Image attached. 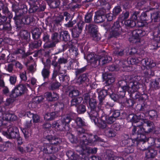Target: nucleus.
<instances>
[{"mask_svg": "<svg viewBox=\"0 0 160 160\" xmlns=\"http://www.w3.org/2000/svg\"><path fill=\"white\" fill-rule=\"evenodd\" d=\"M88 139L85 138L81 139L80 145L78 146L76 148V151L82 155L84 160L88 158V157L90 153L96 152V148L92 149L87 145H91L94 144L96 141L103 142V139L98 137L97 135H93L92 134H87Z\"/></svg>", "mask_w": 160, "mask_h": 160, "instance_id": "nucleus-1", "label": "nucleus"}, {"mask_svg": "<svg viewBox=\"0 0 160 160\" xmlns=\"http://www.w3.org/2000/svg\"><path fill=\"white\" fill-rule=\"evenodd\" d=\"M132 60L134 64H136L141 62L142 66L141 68L143 70V73L146 77H149L154 75V71L152 69L156 65V63L150 59L145 58L142 60L136 58H132Z\"/></svg>", "mask_w": 160, "mask_h": 160, "instance_id": "nucleus-2", "label": "nucleus"}, {"mask_svg": "<svg viewBox=\"0 0 160 160\" xmlns=\"http://www.w3.org/2000/svg\"><path fill=\"white\" fill-rule=\"evenodd\" d=\"M72 119L69 114H67L62 118L61 120L54 121L52 124V126L60 131L69 130V123Z\"/></svg>", "mask_w": 160, "mask_h": 160, "instance_id": "nucleus-3", "label": "nucleus"}, {"mask_svg": "<svg viewBox=\"0 0 160 160\" xmlns=\"http://www.w3.org/2000/svg\"><path fill=\"white\" fill-rule=\"evenodd\" d=\"M68 62V59L64 57H61L58 59L57 62L55 60H52V65L54 67V70L52 74V78H56L58 75L60 73V70L61 68V64H65Z\"/></svg>", "mask_w": 160, "mask_h": 160, "instance_id": "nucleus-4", "label": "nucleus"}, {"mask_svg": "<svg viewBox=\"0 0 160 160\" xmlns=\"http://www.w3.org/2000/svg\"><path fill=\"white\" fill-rule=\"evenodd\" d=\"M16 21V23L17 28L21 27V24H29L30 22V19L26 14L16 13V16L14 18Z\"/></svg>", "mask_w": 160, "mask_h": 160, "instance_id": "nucleus-5", "label": "nucleus"}, {"mask_svg": "<svg viewBox=\"0 0 160 160\" xmlns=\"http://www.w3.org/2000/svg\"><path fill=\"white\" fill-rule=\"evenodd\" d=\"M7 131H2V134L7 138H15L19 136V132L18 128L16 127L9 126L8 128Z\"/></svg>", "mask_w": 160, "mask_h": 160, "instance_id": "nucleus-6", "label": "nucleus"}, {"mask_svg": "<svg viewBox=\"0 0 160 160\" xmlns=\"http://www.w3.org/2000/svg\"><path fill=\"white\" fill-rule=\"evenodd\" d=\"M26 89V86L24 84L20 83L16 85L12 90L10 96L13 98L19 96L24 93Z\"/></svg>", "mask_w": 160, "mask_h": 160, "instance_id": "nucleus-7", "label": "nucleus"}, {"mask_svg": "<svg viewBox=\"0 0 160 160\" xmlns=\"http://www.w3.org/2000/svg\"><path fill=\"white\" fill-rule=\"evenodd\" d=\"M98 60L96 65H94V67H97L99 65H103L111 61L112 60V58L107 55L106 53H104L98 55Z\"/></svg>", "mask_w": 160, "mask_h": 160, "instance_id": "nucleus-8", "label": "nucleus"}, {"mask_svg": "<svg viewBox=\"0 0 160 160\" xmlns=\"http://www.w3.org/2000/svg\"><path fill=\"white\" fill-rule=\"evenodd\" d=\"M138 130L140 131L139 133H148L154 129L153 123L150 121H143V125L142 129L138 128Z\"/></svg>", "mask_w": 160, "mask_h": 160, "instance_id": "nucleus-9", "label": "nucleus"}, {"mask_svg": "<svg viewBox=\"0 0 160 160\" xmlns=\"http://www.w3.org/2000/svg\"><path fill=\"white\" fill-rule=\"evenodd\" d=\"M51 41L49 43H47L44 45V48H52L56 46V44L60 42V38L58 32L53 33L51 37Z\"/></svg>", "mask_w": 160, "mask_h": 160, "instance_id": "nucleus-10", "label": "nucleus"}, {"mask_svg": "<svg viewBox=\"0 0 160 160\" xmlns=\"http://www.w3.org/2000/svg\"><path fill=\"white\" fill-rule=\"evenodd\" d=\"M61 16H62V20L65 19L66 21H68L67 23L64 24L65 27L67 28H71L76 23V20L72 21V18L71 14L67 12H64Z\"/></svg>", "mask_w": 160, "mask_h": 160, "instance_id": "nucleus-11", "label": "nucleus"}, {"mask_svg": "<svg viewBox=\"0 0 160 160\" xmlns=\"http://www.w3.org/2000/svg\"><path fill=\"white\" fill-rule=\"evenodd\" d=\"M8 16L1 14V31H2L7 32L11 29V27L10 23L6 22L4 23L7 20V17Z\"/></svg>", "mask_w": 160, "mask_h": 160, "instance_id": "nucleus-12", "label": "nucleus"}, {"mask_svg": "<svg viewBox=\"0 0 160 160\" xmlns=\"http://www.w3.org/2000/svg\"><path fill=\"white\" fill-rule=\"evenodd\" d=\"M121 26L119 22L117 20L115 22L111 28L110 35L111 37H116L119 36L120 33Z\"/></svg>", "mask_w": 160, "mask_h": 160, "instance_id": "nucleus-13", "label": "nucleus"}, {"mask_svg": "<svg viewBox=\"0 0 160 160\" xmlns=\"http://www.w3.org/2000/svg\"><path fill=\"white\" fill-rule=\"evenodd\" d=\"M60 37L62 41L65 42H68L63 46V48L64 49H66L68 45L71 44L72 43L71 41L70 36L68 31H61L60 33Z\"/></svg>", "mask_w": 160, "mask_h": 160, "instance_id": "nucleus-14", "label": "nucleus"}, {"mask_svg": "<svg viewBox=\"0 0 160 160\" xmlns=\"http://www.w3.org/2000/svg\"><path fill=\"white\" fill-rule=\"evenodd\" d=\"M143 121L142 120H139L138 119H133L132 125L133 127L132 130V135H134L136 132H137L138 133H140V131L138 130V128L142 129V126L143 125Z\"/></svg>", "mask_w": 160, "mask_h": 160, "instance_id": "nucleus-15", "label": "nucleus"}, {"mask_svg": "<svg viewBox=\"0 0 160 160\" xmlns=\"http://www.w3.org/2000/svg\"><path fill=\"white\" fill-rule=\"evenodd\" d=\"M58 148L53 147L52 145L44 144L41 147V150L46 153L50 154L56 152L58 151Z\"/></svg>", "mask_w": 160, "mask_h": 160, "instance_id": "nucleus-16", "label": "nucleus"}, {"mask_svg": "<svg viewBox=\"0 0 160 160\" xmlns=\"http://www.w3.org/2000/svg\"><path fill=\"white\" fill-rule=\"evenodd\" d=\"M105 11L99 10L95 13L94 17V21L96 23H101L106 19Z\"/></svg>", "mask_w": 160, "mask_h": 160, "instance_id": "nucleus-17", "label": "nucleus"}, {"mask_svg": "<svg viewBox=\"0 0 160 160\" xmlns=\"http://www.w3.org/2000/svg\"><path fill=\"white\" fill-rule=\"evenodd\" d=\"M142 86V84L137 81L129 82L128 92L132 93L135 92Z\"/></svg>", "mask_w": 160, "mask_h": 160, "instance_id": "nucleus-18", "label": "nucleus"}, {"mask_svg": "<svg viewBox=\"0 0 160 160\" xmlns=\"http://www.w3.org/2000/svg\"><path fill=\"white\" fill-rule=\"evenodd\" d=\"M45 96L47 99L49 101H53L58 100L59 97L58 94L55 92H48L45 93Z\"/></svg>", "mask_w": 160, "mask_h": 160, "instance_id": "nucleus-19", "label": "nucleus"}, {"mask_svg": "<svg viewBox=\"0 0 160 160\" xmlns=\"http://www.w3.org/2000/svg\"><path fill=\"white\" fill-rule=\"evenodd\" d=\"M98 55L94 53H90L87 55V59L93 67H94L98 60Z\"/></svg>", "mask_w": 160, "mask_h": 160, "instance_id": "nucleus-20", "label": "nucleus"}, {"mask_svg": "<svg viewBox=\"0 0 160 160\" xmlns=\"http://www.w3.org/2000/svg\"><path fill=\"white\" fill-rule=\"evenodd\" d=\"M118 84L119 88H121L123 92H122L123 94H125V92L127 91L128 92L129 83L128 84V83L125 80H122L119 81Z\"/></svg>", "mask_w": 160, "mask_h": 160, "instance_id": "nucleus-21", "label": "nucleus"}, {"mask_svg": "<svg viewBox=\"0 0 160 160\" xmlns=\"http://www.w3.org/2000/svg\"><path fill=\"white\" fill-rule=\"evenodd\" d=\"M76 131L77 136L80 138V141H81V139H83L86 137V135L83 134L86 133L87 130L83 128L82 127H76Z\"/></svg>", "mask_w": 160, "mask_h": 160, "instance_id": "nucleus-22", "label": "nucleus"}, {"mask_svg": "<svg viewBox=\"0 0 160 160\" xmlns=\"http://www.w3.org/2000/svg\"><path fill=\"white\" fill-rule=\"evenodd\" d=\"M46 139L49 141L52 145H58L62 142V139L60 138L52 136H48L46 137Z\"/></svg>", "mask_w": 160, "mask_h": 160, "instance_id": "nucleus-23", "label": "nucleus"}, {"mask_svg": "<svg viewBox=\"0 0 160 160\" xmlns=\"http://www.w3.org/2000/svg\"><path fill=\"white\" fill-rule=\"evenodd\" d=\"M144 133H139L136 132L134 135H132L136 136V137L133 139L134 140L137 141V143L139 142H145L146 140V136L144 135Z\"/></svg>", "mask_w": 160, "mask_h": 160, "instance_id": "nucleus-24", "label": "nucleus"}, {"mask_svg": "<svg viewBox=\"0 0 160 160\" xmlns=\"http://www.w3.org/2000/svg\"><path fill=\"white\" fill-rule=\"evenodd\" d=\"M148 141L151 145L157 148H160V138H150Z\"/></svg>", "mask_w": 160, "mask_h": 160, "instance_id": "nucleus-25", "label": "nucleus"}, {"mask_svg": "<svg viewBox=\"0 0 160 160\" xmlns=\"http://www.w3.org/2000/svg\"><path fill=\"white\" fill-rule=\"evenodd\" d=\"M33 38L34 40L39 39L41 32L40 30L38 28H35L33 29L32 31Z\"/></svg>", "mask_w": 160, "mask_h": 160, "instance_id": "nucleus-26", "label": "nucleus"}, {"mask_svg": "<svg viewBox=\"0 0 160 160\" xmlns=\"http://www.w3.org/2000/svg\"><path fill=\"white\" fill-rule=\"evenodd\" d=\"M88 114L89 117L94 123L96 125L98 120V119L97 117L98 116V112L97 111L93 112H88Z\"/></svg>", "mask_w": 160, "mask_h": 160, "instance_id": "nucleus-27", "label": "nucleus"}, {"mask_svg": "<svg viewBox=\"0 0 160 160\" xmlns=\"http://www.w3.org/2000/svg\"><path fill=\"white\" fill-rule=\"evenodd\" d=\"M135 142L137 143V141L134 140V139H128L127 140H122L121 142V145L122 146H132L135 144Z\"/></svg>", "mask_w": 160, "mask_h": 160, "instance_id": "nucleus-28", "label": "nucleus"}, {"mask_svg": "<svg viewBox=\"0 0 160 160\" xmlns=\"http://www.w3.org/2000/svg\"><path fill=\"white\" fill-rule=\"evenodd\" d=\"M87 79H88V74L84 73L80 75L77 78L76 82L80 85L84 83Z\"/></svg>", "mask_w": 160, "mask_h": 160, "instance_id": "nucleus-29", "label": "nucleus"}, {"mask_svg": "<svg viewBox=\"0 0 160 160\" xmlns=\"http://www.w3.org/2000/svg\"><path fill=\"white\" fill-rule=\"evenodd\" d=\"M1 90L2 93L3 95L7 96L9 94V91L7 86L5 85L4 82L3 80L1 78Z\"/></svg>", "mask_w": 160, "mask_h": 160, "instance_id": "nucleus-30", "label": "nucleus"}, {"mask_svg": "<svg viewBox=\"0 0 160 160\" xmlns=\"http://www.w3.org/2000/svg\"><path fill=\"white\" fill-rule=\"evenodd\" d=\"M157 152L153 149L148 148L146 152V158H152L154 157L156 155Z\"/></svg>", "mask_w": 160, "mask_h": 160, "instance_id": "nucleus-31", "label": "nucleus"}, {"mask_svg": "<svg viewBox=\"0 0 160 160\" xmlns=\"http://www.w3.org/2000/svg\"><path fill=\"white\" fill-rule=\"evenodd\" d=\"M104 132L105 135L108 137H115L116 134L115 132L112 129L108 127L105 129Z\"/></svg>", "mask_w": 160, "mask_h": 160, "instance_id": "nucleus-32", "label": "nucleus"}, {"mask_svg": "<svg viewBox=\"0 0 160 160\" xmlns=\"http://www.w3.org/2000/svg\"><path fill=\"white\" fill-rule=\"evenodd\" d=\"M107 91L105 90H101L99 92L98 98L99 100V104H102V101L107 94Z\"/></svg>", "mask_w": 160, "mask_h": 160, "instance_id": "nucleus-33", "label": "nucleus"}, {"mask_svg": "<svg viewBox=\"0 0 160 160\" xmlns=\"http://www.w3.org/2000/svg\"><path fill=\"white\" fill-rule=\"evenodd\" d=\"M136 143L138 148L141 150L147 151L149 147L148 143L145 142H139Z\"/></svg>", "mask_w": 160, "mask_h": 160, "instance_id": "nucleus-34", "label": "nucleus"}, {"mask_svg": "<svg viewBox=\"0 0 160 160\" xmlns=\"http://www.w3.org/2000/svg\"><path fill=\"white\" fill-rule=\"evenodd\" d=\"M104 1L105 2H102V1L101 0L100 1L101 5L102 6V7L99 10L105 11V14H106V13L108 12V10L110 9L111 6L108 2H106L105 0Z\"/></svg>", "mask_w": 160, "mask_h": 160, "instance_id": "nucleus-35", "label": "nucleus"}, {"mask_svg": "<svg viewBox=\"0 0 160 160\" xmlns=\"http://www.w3.org/2000/svg\"><path fill=\"white\" fill-rule=\"evenodd\" d=\"M130 62V63L131 64V61H126V60H123L121 61L118 60L117 61V65L118 66V69L122 67L124 68L126 66H128V63L129 64V62Z\"/></svg>", "mask_w": 160, "mask_h": 160, "instance_id": "nucleus-36", "label": "nucleus"}, {"mask_svg": "<svg viewBox=\"0 0 160 160\" xmlns=\"http://www.w3.org/2000/svg\"><path fill=\"white\" fill-rule=\"evenodd\" d=\"M89 102V107L90 109L89 112L97 111L96 110L97 102L96 100L94 98L91 99V100L88 102Z\"/></svg>", "mask_w": 160, "mask_h": 160, "instance_id": "nucleus-37", "label": "nucleus"}, {"mask_svg": "<svg viewBox=\"0 0 160 160\" xmlns=\"http://www.w3.org/2000/svg\"><path fill=\"white\" fill-rule=\"evenodd\" d=\"M115 78L113 75L111 73L107 74L106 83L108 85H110L114 82Z\"/></svg>", "mask_w": 160, "mask_h": 160, "instance_id": "nucleus-38", "label": "nucleus"}, {"mask_svg": "<svg viewBox=\"0 0 160 160\" xmlns=\"http://www.w3.org/2000/svg\"><path fill=\"white\" fill-rule=\"evenodd\" d=\"M160 12H156L150 13V18L154 22H157L160 19Z\"/></svg>", "mask_w": 160, "mask_h": 160, "instance_id": "nucleus-39", "label": "nucleus"}, {"mask_svg": "<svg viewBox=\"0 0 160 160\" xmlns=\"http://www.w3.org/2000/svg\"><path fill=\"white\" fill-rule=\"evenodd\" d=\"M124 24L125 26L129 28H132L136 25L135 21L130 19L125 21Z\"/></svg>", "mask_w": 160, "mask_h": 160, "instance_id": "nucleus-40", "label": "nucleus"}, {"mask_svg": "<svg viewBox=\"0 0 160 160\" xmlns=\"http://www.w3.org/2000/svg\"><path fill=\"white\" fill-rule=\"evenodd\" d=\"M42 43V41L40 39H37L30 43V46L32 48H37L41 46Z\"/></svg>", "mask_w": 160, "mask_h": 160, "instance_id": "nucleus-41", "label": "nucleus"}, {"mask_svg": "<svg viewBox=\"0 0 160 160\" xmlns=\"http://www.w3.org/2000/svg\"><path fill=\"white\" fill-rule=\"evenodd\" d=\"M50 69L44 67L42 69L41 73L44 79H48L50 75Z\"/></svg>", "mask_w": 160, "mask_h": 160, "instance_id": "nucleus-42", "label": "nucleus"}, {"mask_svg": "<svg viewBox=\"0 0 160 160\" xmlns=\"http://www.w3.org/2000/svg\"><path fill=\"white\" fill-rule=\"evenodd\" d=\"M82 100V98L80 97L72 98L70 101V106H77L81 103Z\"/></svg>", "mask_w": 160, "mask_h": 160, "instance_id": "nucleus-43", "label": "nucleus"}, {"mask_svg": "<svg viewBox=\"0 0 160 160\" xmlns=\"http://www.w3.org/2000/svg\"><path fill=\"white\" fill-rule=\"evenodd\" d=\"M104 117H103L99 120H98L96 125L98 126L101 128H106L107 127L106 124V122L103 119Z\"/></svg>", "mask_w": 160, "mask_h": 160, "instance_id": "nucleus-44", "label": "nucleus"}, {"mask_svg": "<svg viewBox=\"0 0 160 160\" xmlns=\"http://www.w3.org/2000/svg\"><path fill=\"white\" fill-rule=\"evenodd\" d=\"M67 48H69V52L72 55L75 56L78 55V49L73 47L72 45V43L68 45Z\"/></svg>", "mask_w": 160, "mask_h": 160, "instance_id": "nucleus-45", "label": "nucleus"}, {"mask_svg": "<svg viewBox=\"0 0 160 160\" xmlns=\"http://www.w3.org/2000/svg\"><path fill=\"white\" fill-rule=\"evenodd\" d=\"M56 113L55 112H52L46 113L44 115V118L46 120H52L56 117Z\"/></svg>", "mask_w": 160, "mask_h": 160, "instance_id": "nucleus-46", "label": "nucleus"}, {"mask_svg": "<svg viewBox=\"0 0 160 160\" xmlns=\"http://www.w3.org/2000/svg\"><path fill=\"white\" fill-rule=\"evenodd\" d=\"M124 95L123 93L122 94H121L120 93L118 94L112 93L110 95V96L112 100H113L114 101H118L121 98H123Z\"/></svg>", "mask_w": 160, "mask_h": 160, "instance_id": "nucleus-47", "label": "nucleus"}, {"mask_svg": "<svg viewBox=\"0 0 160 160\" xmlns=\"http://www.w3.org/2000/svg\"><path fill=\"white\" fill-rule=\"evenodd\" d=\"M150 13L149 11H146L142 12L140 15L141 19L144 20H148L150 18Z\"/></svg>", "mask_w": 160, "mask_h": 160, "instance_id": "nucleus-48", "label": "nucleus"}, {"mask_svg": "<svg viewBox=\"0 0 160 160\" xmlns=\"http://www.w3.org/2000/svg\"><path fill=\"white\" fill-rule=\"evenodd\" d=\"M132 39L133 42L136 43L139 41V37H140L136 30L132 32Z\"/></svg>", "mask_w": 160, "mask_h": 160, "instance_id": "nucleus-49", "label": "nucleus"}, {"mask_svg": "<svg viewBox=\"0 0 160 160\" xmlns=\"http://www.w3.org/2000/svg\"><path fill=\"white\" fill-rule=\"evenodd\" d=\"M88 32L91 34L97 32V26L93 24H90L88 26Z\"/></svg>", "mask_w": 160, "mask_h": 160, "instance_id": "nucleus-50", "label": "nucleus"}, {"mask_svg": "<svg viewBox=\"0 0 160 160\" xmlns=\"http://www.w3.org/2000/svg\"><path fill=\"white\" fill-rule=\"evenodd\" d=\"M13 53L15 54H22V58H25L26 57L30 55V53L27 52L24 53V51L22 49H19L13 52Z\"/></svg>", "mask_w": 160, "mask_h": 160, "instance_id": "nucleus-51", "label": "nucleus"}, {"mask_svg": "<svg viewBox=\"0 0 160 160\" xmlns=\"http://www.w3.org/2000/svg\"><path fill=\"white\" fill-rule=\"evenodd\" d=\"M20 35L22 39L25 40L29 39L30 38V33L26 30L21 31L20 32Z\"/></svg>", "mask_w": 160, "mask_h": 160, "instance_id": "nucleus-52", "label": "nucleus"}, {"mask_svg": "<svg viewBox=\"0 0 160 160\" xmlns=\"http://www.w3.org/2000/svg\"><path fill=\"white\" fill-rule=\"evenodd\" d=\"M14 115L10 113H2V118L3 120L11 121L13 119Z\"/></svg>", "mask_w": 160, "mask_h": 160, "instance_id": "nucleus-53", "label": "nucleus"}, {"mask_svg": "<svg viewBox=\"0 0 160 160\" xmlns=\"http://www.w3.org/2000/svg\"><path fill=\"white\" fill-rule=\"evenodd\" d=\"M82 30L81 29L75 28H73L72 30V33L73 37L74 38H77L79 34L81 33Z\"/></svg>", "mask_w": 160, "mask_h": 160, "instance_id": "nucleus-54", "label": "nucleus"}, {"mask_svg": "<svg viewBox=\"0 0 160 160\" xmlns=\"http://www.w3.org/2000/svg\"><path fill=\"white\" fill-rule=\"evenodd\" d=\"M133 119H136L139 120L146 121L145 120V115L143 113H138L135 116H133Z\"/></svg>", "mask_w": 160, "mask_h": 160, "instance_id": "nucleus-55", "label": "nucleus"}, {"mask_svg": "<svg viewBox=\"0 0 160 160\" xmlns=\"http://www.w3.org/2000/svg\"><path fill=\"white\" fill-rule=\"evenodd\" d=\"M48 4L51 8H57L59 6L60 3L58 1L52 0Z\"/></svg>", "mask_w": 160, "mask_h": 160, "instance_id": "nucleus-56", "label": "nucleus"}, {"mask_svg": "<svg viewBox=\"0 0 160 160\" xmlns=\"http://www.w3.org/2000/svg\"><path fill=\"white\" fill-rule=\"evenodd\" d=\"M61 84L58 82H53L51 83L49 87V89L52 90H54L59 88Z\"/></svg>", "mask_w": 160, "mask_h": 160, "instance_id": "nucleus-57", "label": "nucleus"}, {"mask_svg": "<svg viewBox=\"0 0 160 160\" xmlns=\"http://www.w3.org/2000/svg\"><path fill=\"white\" fill-rule=\"evenodd\" d=\"M80 92L77 89H74L70 90L69 92V95L70 97H77L79 96Z\"/></svg>", "mask_w": 160, "mask_h": 160, "instance_id": "nucleus-58", "label": "nucleus"}, {"mask_svg": "<svg viewBox=\"0 0 160 160\" xmlns=\"http://www.w3.org/2000/svg\"><path fill=\"white\" fill-rule=\"evenodd\" d=\"M75 122L77 125L76 127H82L85 125L84 121L82 120L81 118H77L75 120Z\"/></svg>", "mask_w": 160, "mask_h": 160, "instance_id": "nucleus-59", "label": "nucleus"}, {"mask_svg": "<svg viewBox=\"0 0 160 160\" xmlns=\"http://www.w3.org/2000/svg\"><path fill=\"white\" fill-rule=\"evenodd\" d=\"M115 55L118 56H122L124 54V49H123L117 48L113 51Z\"/></svg>", "mask_w": 160, "mask_h": 160, "instance_id": "nucleus-60", "label": "nucleus"}, {"mask_svg": "<svg viewBox=\"0 0 160 160\" xmlns=\"http://www.w3.org/2000/svg\"><path fill=\"white\" fill-rule=\"evenodd\" d=\"M71 157H70L69 159L71 160H82V159H84L82 157H82H81L80 156L78 155L77 154L73 152V154H72L71 155Z\"/></svg>", "mask_w": 160, "mask_h": 160, "instance_id": "nucleus-61", "label": "nucleus"}, {"mask_svg": "<svg viewBox=\"0 0 160 160\" xmlns=\"http://www.w3.org/2000/svg\"><path fill=\"white\" fill-rule=\"evenodd\" d=\"M21 129L26 138L29 137L31 134V130L29 128H22Z\"/></svg>", "mask_w": 160, "mask_h": 160, "instance_id": "nucleus-62", "label": "nucleus"}, {"mask_svg": "<svg viewBox=\"0 0 160 160\" xmlns=\"http://www.w3.org/2000/svg\"><path fill=\"white\" fill-rule=\"evenodd\" d=\"M12 9L15 13V16H16V13H20V4H14L12 6Z\"/></svg>", "mask_w": 160, "mask_h": 160, "instance_id": "nucleus-63", "label": "nucleus"}, {"mask_svg": "<svg viewBox=\"0 0 160 160\" xmlns=\"http://www.w3.org/2000/svg\"><path fill=\"white\" fill-rule=\"evenodd\" d=\"M122 11L121 7L120 6L115 7L112 11V13L114 16L116 17Z\"/></svg>", "mask_w": 160, "mask_h": 160, "instance_id": "nucleus-64", "label": "nucleus"}]
</instances>
